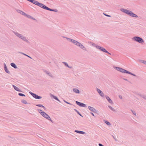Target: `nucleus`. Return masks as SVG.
Wrapping results in <instances>:
<instances>
[{"instance_id":"nucleus-16","label":"nucleus","mask_w":146,"mask_h":146,"mask_svg":"<svg viewBox=\"0 0 146 146\" xmlns=\"http://www.w3.org/2000/svg\"><path fill=\"white\" fill-rule=\"evenodd\" d=\"M13 87L14 89L16 91L19 92H22V91L20 90L16 86L14 85H13Z\"/></svg>"},{"instance_id":"nucleus-7","label":"nucleus","mask_w":146,"mask_h":146,"mask_svg":"<svg viewBox=\"0 0 146 146\" xmlns=\"http://www.w3.org/2000/svg\"><path fill=\"white\" fill-rule=\"evenodd\" d=\"M29 93L33 96V97L36 99H39L42 98L41 96H38L36 94H34L31 92H30Z\"/></svg>"},{"instance_id":"nucleus-31","label":"nucleus","mask_w":146,"mask_h":146,"mask_svg":"<svg viewBox=\"0 0 146 146\" xmlns=\"http://www.w3.org/2000/svg\"><path fill=\"white\" fill-rule=\"evenodd\" d=\"M65 38L67 40H68V41L71 42L72 39H71L70 38H67V37H65Z\"/></svg>"},{"instance_id":"nucleus-30","label":"nucleus","mask_w":146,"mask_h":146,"mask_svg":"<svg viewBox=\"0 0 146 146\" xmlns=\"http://www.w3.org/2000/svg\"><path fill=\"white\" fill-rule=\"evenodd\" d=\"M77 41L74 40L72 39L71 42L74 44L76 45Z\"/></svg>"},{"instance_id":"nucleus-12","label":"nucleus","mask_w":146,"mask_h":146,"mask_svg":"<svg viewBox=\"0 0 146 146\" xmlns=\"http://www.w3.org/2000/svg\"><path fill=\"white\" fill-rule=\"evenodd\" d=\"M88 108L91 111H92L94 113L96 112V110L93 107L89 106L88 107Z\"/></svg>"},{"instance_id":"nucleus-6","label":"nucleus","mask_w":146,"mask_h":146,"mask_svg":"<svg viewBox=\"0 0 146 146\" xmlns=\"http://www.w3.org/2000/svg\"><path fill=\"white\" fill-rule=\"evenodd\" d=\"M133 40L141 44H143L144 42V40L142 38L138 36L134 37L133 38Z\"/></svg>"},{"instance_id":"nucleus-23","label":"nucleus","mask_w":146,"mask_h":146,"mask_svg":"<svg viewBox=\"0 0 146 146\" xmlns=\"http://www.w3.org/2000/svg\"><path fill=\"white\" fill-rule=\"evenodd\" d=\"M139 61L141 63L146 65V61L141 60H139Z\"/></svg>"},{"instance_id":"nucleus-17","label":"nucleus","mask_w":146,"mask_h":146,"mask_svg":"<svg viewBox=\"0 0 146 146\" xmlns=\"http://www.w3.org/2000/svg\"><path fill=\"white\" fill-rule=\"evenodd\" d=\"M79 46L83 50H86V48L81 43Z\"/></svg>"},{"instance_id":"nucleus-36","label":"nucleus","mask_w":146,"mask_h":146,"mask_svg":"<svg viewBox=\"0 0 146 146\" xmlns=\"http://www.w3.org/2000/svg\"><path fill=\"white\" fill-rule=\"evenodd\" d=\"M80 44H81V43L80 42H79L77 41L76 45L79 46Z\"/></svg>"},{"instance_id":"nucleus-20","label":"nucleus","mask_w":146,"mask_h":146,"mask_svg":"<svg viewBox=\"0 0 146 146\" xmlns=\"http://www.w3.org/2000/svg\"><path fill=\"white\" fill-rule=\"evenodd\" d=\"M11 65L14 68L16 69L17 68V67L16 64L14 63H11Z\"/></svg>"},{"instance_id":"nucleus-27","label":"nucleus","mask_w":146,"mask_h":146,"mask_svg":"<svg viewBox=\"0 0 146 146\" xmlns=\"http://www.w3.org/2000/svg\"><path fill=\"white\" fill-rule=\"evenodd\" d=\"M109 108L112 111L114 112H116V111L115 110V109L113 108L111 106H108Z\"/></svg>"},{"instance_id":"nucleus-42","label":"nucleus","mask_w":146,"mask_h":146,"mask_svg":"<svg viewBox=\"0 0 146 146\" xmlns=\"http://www.w3.org/2000/svg\"><path fill=\"white\" fill-rule=\"evenodd\" d=\"M99 146H104V145H102L101 143H99Z\"/></svg>"},{"instance_id":"nucleus-14","label":"nucleus","mask_w":146,"mask_h":146,"mask_svg":"<svg viewBox=\"0 0 146 146\" xmlns=\"http://www.w3.org/2000/svg\"><path fill=\"white\" fill-rule=\"evenodd\" d=\"M44 71L45 73H46L49 76H50L52 78L53 77V76L52 74L50 73L48 71L46 70H44Z\"/></svg>"},{"instance_id":"nucleus-21","label":"nucleus","mask_w":146,"mask_h":146,"mask_svg":"<svg viewBox=\"0 0 146 146\" xmlns=\"http://www.w3.org/2000/svg\"><path fill=\"white\" fill-rule=\"evenodd\" d=\"M92 45L93 46L96 47L98 49L100 46H99L98 45L94 43H93L92 44Z\"/></svg>"},{"instance_id":"nucleus-15","label":"nucleus","mask_w":146,"mask_h":146,"mask_svg":"<svg viewBox=\"0 0 146 146\" xmlns=\"http://www.w3.org/2000/svg\"><path fill=\"white\" fill-rule=\"evenodd\" d=\"M106 97L107 100H108L109 103L111 104H113V102L109 96H106Z\"/></svg>"},{"instance_id":"nucleus-22","label":"nucleus","mask_w":146,"mask_h":146,"mask_svg":"<svg viewBox=\"0 0 146 146\" xmlns=\"http://www.w3.org/2000/svg\"><path fill=\"white\" fill-rule=\"evenodd\" d=\"M36 106H37L40 107H42V108H43L44 110L46 109L45 107H44V106H43V105H42L41 104H37L36 105Z\"/></svg>"},{"instance_id":"nucleus-9","label":"nucleus","mask_w":146,"mask_h":146,"mask_svg":"<svg viewBox=\"0 0 146 146\" xmlns=\"http://www.w3.org/2000/svg\"><path fill=\"white\" fill-rule=\"evenodd\" d=\"M97 91L100 96L102 97H104V95L103 93L100 89L97 88Z\"/></svg>"},{"instance_id":"nucleus-4","label":"nucleus","mask_w":146,"mask_h":146,"mask_svg":"<svg viewBox=\"0 0 146 146\" xmlns=\"http://www.w3.org/2000/svg\"><path fill=\"white\" fill-rule=\"evenodd\" d=\"M38 111L42 116L52 123H53L52 121L51 120L50 116L47 113L40 109H38Z\"/></svg>"},{"instance_id":"nucleus-43","label":"nucleus","mask_w":146,"mask_h":146,"mask_svg":"<svg viewBox=\"0 0 146 146\" xmlns=\"http://www.w3.org/2000/svg\"><path fill=\"white\" fill-rule=\"evenodd\" d=\"M68 67L69 68H70V69H71V68H72V66H68Z\"/></svg>"},{"instance_id":"nucleus-28","label":"nucleus","mask_w":146,"mask_h":146,"mask_svg":"<svg viewBox=\"0 0 146 146\" xmlns=\"http://www.w3.org/2000/svg\"><path fill=\"white\" fill-rule=\"evenodd\" d=\"M140 96L146 100V95H140Z\"/></svg>"},{"instance_id":"nucleus-45","label":"nucleus","mask_w":146,"mask_h":146,"mask_svg":"<svg viewBox=\"0 0 146 146\" xmlns=\"http://www.w3.org/2000/svg\"><path fill=\"white\" fill-rule=\"evenodd\" d=\"M91 114L94 116V114L93 113H92V112H91Z\"/></svg>"},{"instance_id":"nucleus-44","label":"nucleus","mask_w":146,"mask_h":146,"mask_svg":"<svg viewBox=\"0 0 146 146\" xmlns=\"http://www.w3.org/2000/svg\"><path fill=\"white\" fill-rule=\"evenodd\" d=\"M123 79L125 80H126V81H127L129 82L128 80L127 79L124 78H123Z\"/></svg>"},{"instance_id":"nucleus-47","label":"nucleus","mask_w":146,"mask_h":146,"mask_svg":"<svg viewBox=\"0 0 146 146\" xmlns=\"http://www.w3.org/2000/svg\"><path fill=\"white\" fill-rule=\"evenodd\" d=\"M108 53V54H110V55H111V54L110 53H109V52H108V53Z\"/></svg>"},{"instance_id":"nucleus-24","label":"nucleus","mask_w":146,"mask_h":146,"mask_svg":"<svg viewBox=\"0 0 146 146\" xmlns=\"http://www.w3.org/2000/svg\"><path fill=\"white\" fill-rule=\"evenodd\" d=\"M19 53L21 54H23L24 55H25V56H27L28 57H29V58H30L31 59H32V58L30 56H29L28 55H27V54H25V53H23V52H19Z\"/></svg>"},{"instance_id":"nucleus-26","label":"nucleus","mask_w":146,"mask_h":146,"mask_svg":"<svg viewBox=\"0 0 146 146\" xmlns=\"http://www.w3.org/2000/svg\"><path fill=\"white\" fill-rule=\"evenodd\" d=\"M52 96L54 99H55V100H57L59 102H60L59 100L58 99V98L56 96H54L53 95H52Z\"/></svg>"},{"instance_id":"nucleus-32","label":"nucleus","mask_w":146,"mask_h":146,"mask_svg":"<svg viewBox=\"0 0 146 146\" xmlns=\"http://www.w3.org/2000/svg\"><path fill=\"white\" fill-rule=\"evenodd\" d=\"M18 95L21 96H25V94L21 93H19Z\"/></svg>"},{"instance_id":"nucleus-1","label":"nucleus","mask_w":146,"mask_h":146,"mask_svg":"<svg viewBox=\"0 0 146 146\" xmlns=\"http://www.w3.org/2000/svg\"><path fill=\"white\" fill-rule=\"evenodd\" d=\"M32 3H33L34 4L36 5L39 7L44 9L46 10L51 11H52L54 12H57L58 10L56 9H50L48 7L46 6V5H44L42 3H40L38 1H37L35 0H33V2Z\"/></svg>"},{"instance_id":"nucleus-46","label":"nucleus","mask_w":146,"mask_h":146,"mask_svg":"<svg viewBox=\"0 0 146 146\" xmlns=\"http://www.w3.org/2000/svg\"><path fill=\"white\" fill-rule=\"evenodd\" d=\"M112 136L113 137V138H114V139H115L116 141V139H115V137H114L113 135H112Z\"/></svg>"},{"instance_id":"nucleus-11","label":"nucleus","mask_w":146,"mask_h":146,"mask_svg":"<svg viewBox=\"0 0 146 146\" xmlns=\"http://www.w3.org/2000/svg\"><path fill=\"white\" fill-rule=\"evenodd\" d=\"M98 49L100 50L105 52V53H108V52L104 48L101 47L100 46Z\"/></svg>"},{"instance_id":"nucleus-38","label":"nucleus","mask_w":146,"mask_h":146,"mask_svg":"<svg viewBox=\"0 0 146 146\" xmlns=\"http://www.w3.org/2000/svg\"><path fill=\"white\" fill-rule=\"evenodd\" d=\"M64 102H65L66 103V104H70V105H72V104L68 102H67V101H66L65 100H64Z\"/></svg>"},{"instance_id":"nucleus-3","label":"nucleus","mask_w":146,"mask_h":146,"mask_svg":"<svg viewBox=\"0 0 146 146\" xmlns=\"http://www.w3.org/2000/svg\"><path fill=\"white\" fill-rule=\"evenodd\" d=\"M13 33L19 38L21 39L23 41H25L28 43H29V42L27 39L26 37L24 36L23 35L19 33L14 31H13Z\"/></svg>"},{"instance_id":"nucleus-18","label":"nucleus","mask_w":146,"mask_h":146,"mask_svg":"<svg viewBox=\"0 0 146 146\" xmlns=\"http://www.w3.org/2000/svg\"><path fill=\"white\" fill-rule=\"evenodd\" d=\"M75 132L77 133H78L81 134H84L85 133V132L82 131H79L78 130H75L74 131Z\"/></svg>"},{"instance_id":"nucleus-40","label":"nucleus","mask_w":146,"mask_h":146,"mask_svg":"<svg viewBox=\"0 0 146 146\" xmlns=\"http://www.w3.org/2000/svg\"><path fill=\"white\" fill-rule=\"evenodd\" d=\"M27 1L32 3L33 2V0H27Z\"/></svg>"},{"instance_id":"nucleus-41","label":"nucleus","mask_w":146,"mask_h":146,"mask_svg":"<svg viewBox=\"0 0 146 146\" xmlns=\"http://www.w3.org/2000/svg\"><path fill=\"white\" fill-rule=\"evenodd\" d=\"M119 96L120 98L121 99L122 98V96L121 95H119Z\"/></svg>"},{"instance_id":"nucleus-48","label":"nucleus","mask_w":146,"mask_h":146,"mask_svg":"<svg viewBox=\"0 0 146 146\" xmlns=\"http://www.w3.org/2000/svg\"><path fill=\"white\" fill-rule=\"evenodd\" d=\"M131 111L132 112V111H133V110H131Z\"/></svg>"},{"instance_id":"nucleus-39","label":"nucleus","mask_w":146,"mask_h":146,"mask_svg":"<svg viewBox=\"0 0 146 146\" xmlns=\"http://www.w3.org/2000/svg\"><path fill=\"white\" fill-rule=\"evenodd\" d=\"M132 113L135 115L136 116V114L135 112L133 111H132Z\"/></svg>"},{"instance_id":"nucleus-10","label":"nucleus","mask_w":146,"mask_h":146,"mask_svg":"<svg viewBox=\"0 0 146 146\" xmlns=\"http://www.w3.org/2000/svg\"><path fill=\"white\" fill-rule=\"evenodd\" d=\"M4 66V70L5 71V72L8 74H10V71L8 70V69L7 68V66H6V64L5 63H4L3 64Z\"/></svg>"},{"instance_id":"nucleus-34","label":"nucleus","mask_w":146,"mask_h":146,"mask_svg":"<svg viewBox=\"0 0 146 146\" xmlns=\"http://www.w3.org/2000/svg\"><path fill=\"white\" fill-rule=\"evenodd\" d=\"M105 123L108 125H111V123H110L108 121H106Z\"/></svg>"},{"instance_id":"nucleus-35","label":"nucleus","mask_w":146,"mask_h":146,"mask_svg":"<svg viewBox=\"0 0 146 146\" xmlns=\"http://www.w3.org/2000/svg\"><path fill=\"white\" fill-rule=\"evenodd\" d=\"M62 63H63L64 64V65L65 66H67L68 67V64L66 62H63Z\"/></svg>"},{"instance_id":"nucleus-2","label":"nucleus","mask_w":146,"mask_h":146,"mask_svg":"<svg viewBox=\"0 0 146 146\" xmlns=\"http://www.w3.org/2000/svg\"><path fill=\"white\" fill-rule=\"evenodd\" d=\"M120 10L121 12L124 13H125L128 15L132 17H133L137 18L138 17V16L136 14L134 13L132 11H129L127 9H124L123 8L120 9Z\"/></svg>"},{"instance_id":"nucleus-19","label":"nucleus","mask_w":146,"mask_h":146,"mask_svg":"<svg viewBox=\"0 0 146 146\" xmlns=\"http://www.w3.org/2000/svg\"><path fill=\"white\" fill-rule=\"evenodd\" d=\"M73 91L76 94H79L80 92L79 90L77 88L73 89Z\"/></svg>"},{"instance_id":"nucleus-33","label":"nucleus","mask_w":146,"mask_h":146,"mask_svg":"<svg viewBox=\"0 0 146 146\" xmlns=\"http://www.w3.org/2000/svg\"><path fill=\"white\" fill-rule=\"evenodd\" d=\"M21 102L22 103H23V104H28V103H27V101L25 100H22Z\"/></svg>"},{"instance_id":"nucleus-13","label":"nucleus","mask_w":146,"mask_h":146,"mask_svg":"<svg viewBox=\"0 0 146 146\" xmlns=\"http://www.w3.org/2000/svg\"><path fill=\"white\" fill-rule=\"evenodd\" d=\"M17 11L18 13H20L21 14L23 15L24 16H25V15H27V14L25 13H24L23 11H22L20 10L17 9Z\"/></svg>"},{"instance_id":"nucleus-8","label":"nucleus","mask_w":146,"mask_h":146,"mask_svg":"<svg viewBox=\"0 0 146 146\" xmlns=\"http://www.w3.org/2000/svg\"><path fill=\"white\" fill-rule=\"evenodd\" d=\"M76 104L80 107H86V105L84 103L79 102L77 101H76Z\"/></svg>"},{"instance_id":"nucleus-29","label":"nucleus","mask_w":146,"mask_h":146,"mask_svg":"<svg viewBox=\"0 0 146 146\" xmlns=\"http://www.w3.org/2000/svg\"><path fill=\"white\" fill-rule=\"evenodd\" d=\"M74 110L80 116L83 117V116H82V115H81V114L77 110H76V109H74Z\"/></svg>"},{"instance_id":"nucleus-25","label":"nucleus","mask_w":146,"mask_h":146,"mask_svg":"<svg viewBox=\"0 0 146 146\" xmlns=\"http://www.w3.org/2000/svg\"><path fill=\"white\" fill-rule=\"evenodd\" d=\"M26 16H27V17L29 18H30L31 19H33L34 20H35V18H34L33 17H32V16L29 15H27Z\"/></svg>"},{"instance_id":"nucleus-37","label":"nucleus","mask_w":146,"mask_h":146,"mask_svg":"<svg viewBox=\"0 0 146 146\" xmlns=\"http://www.w3.org/2000/svg\"><path fill=\"white\" fill-rule=\"evenodd\" d=\"M103 14L106 16H107V17H111V15H108L106 14V13H104Z\"/></svg>"},{"instance_id":"nucleus-5","label":"nucleus","mask_w":146,"mask_h":146,"mask_svg":"<svg viewBox=\"0 0 146 146\" xmlns=\"http://www.w3.org/2000/svg\"><path fill=\"white\" fill-rule=\"evenodd\" d=\"M115 68L116 70H117L122 73L129 74L134 76H136V75L122 68L119 67H116Z\"/></svg>"}]
</instances>
